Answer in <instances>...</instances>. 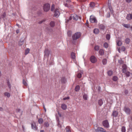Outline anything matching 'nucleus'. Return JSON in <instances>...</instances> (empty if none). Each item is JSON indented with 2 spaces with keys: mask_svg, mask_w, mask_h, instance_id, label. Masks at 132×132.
Returning <instances> with one entry per match:
<instances>
[{
  "mask_svg": "<svg viewBox=\"0 0 132 132\" xmlns=\"http://www.w3.org/2000/svg\"><path fill=\"white\" fill-rule=\"evenodd\" d=\"M81 34L80 32H77L75 33L72 36V38L73 40H76L79 38Z\"/></svg>",
  "mask_w": 132,
  "mask_h": 132,
  "instance_id": "nucleus-1",
  "label": "nucleus"
},
{
  "mask_svg": "<svg viewBox=\"0 0 132 132\" xmlns=\"http://www.w3.org/2000/svg\"><path fill=\"white\" fill-rule=\"evenodd\" d=\"M78 18V16L76 14H72L69 20L68 21L67 20V21L68 22L69 20H71L72 19L74 20L77 21Z\"/></svg>",
  "mask_w": 132,
  "mask_h": 132,
  "instance_id": "nucleus-2",
  "label": "nucleus"
},
{
  "mask_svg": "<svg viewBox=\"0 0 132 132\" xmlns=\"http://www.w3.org/2000/svg\"><path fill=\"white\" fill-rule=\"evenodd\" d=\"M61 10L60 9L56 8L54 11V16L56 17H58L60 15Z\"/></svg>",
  "mask_w": 132,
  "mask_h": 132,
  "instance_id": "nucleus-3",
  "label": "nucleus"
},
{
  "mask_svg": "<svg viewBox=\"0 0 132 132\" xmlns=\"http://www.w3.org/2000/svg\"><path fill=\"white\" fill-rule=\"evenodd\" d=\"M50 5L49 4H45L43 6V9L45 11H48L50 9Z\"/></svg>",
  "mask_w": 132,
  "mask_h": 132,
  "instance_id": "nucleus-4",
  "label": "nucleus"
},
{
  "mask_svg": "<svg viewBox=\"0 0 132 132\" xmlns=\"http://www.w3.org/2000/svg\"><path fill=\"white\" fill-rule=\"evenodd\" d=\"M90 21L92 23H96L97 22V20L95 17L93 15H91L90 18Z\"/></svg>",
  "mask_w": 132,
  "mask_h": 132,
  "instance_id": "nucleus-5",
  "label": "nucleus"
},
{
  "mask_svg": "<svg viewBox=\"0 0 132 132\" xmlns=\"http://www.w3.org/2000/svg\"><path fill=\"white\" fill-rule=\"evenodd\" d=\"M90 61L93 63H95L97 61L96 58L94 56H91L90 59Z\"/></svg>",
  "mask_w": 132,
  "mask_h": 132,
  "instance_id": "nucleus-6",
  "label": "nucleus"
},
{
  "mask_svg": "<svg viewBox=\"0 0 132 132\" xmlns=\"http://www.w3.org/2000/svg\"><path fill=\"white\" fill-rule=\"evenodd\" d=\"M124 111L128 114H129L131 112L130 109L128 107L125 106L124 108Z\"/></svg>",
  "mask_w": 132,
  "mask_h": 132,
  "instance_id": "nucleus-7",
  "label": "nucleus"
},
{
  "mask_svg": "<svg viewBox=\"0 0 132 132\" xmlns=\"http://www.w3.org/2000/svg\"><path fill=\"white\" fill-rule=\"evenodd\" d=\"M31 126L32 128L35 130H37V127L36 126V123L34 122L33 121L31 123Z\"/></svg>",
  "mask_w": 132,
  "mask_h": 132,
  "instance_id": "nucleus-8",
  "label": "nucleus"
},
{
  "mask_svg": "<svg viewBox=\"0 0 132 132\" xmlns=\"http://www.w3.org/2000/svg\"><path fill=\"white\" fill-rule=\"evenodd\" d=\"M103 126L106 127L108 128L109 126V122L107 120H105L103 121Z\"/></svg>",
  "mask_w": 132,
  "mask_h": 132,
  "instance_id": "nucleus-9",
  "label": "nucleus"
},
{
  "mask_svg": "<svg viewBox=\"0 0 132 132\" xmlns=\"http://www.w3.org/2000/svg\"><path fill=\"white\" fill-rule=\"evenodd\" d=\"M126 18L128 20H130L131 19H132V14H127L126 16Z\"/></svg>",
  "mask_w": 132,
  "mask_h": 132,
  "instance_id": "nucleus-10",
  "label": "nucleus"
},
{
  "mask_svg": "<svg viewBox=\"0 0 132 132\" xmlns=\"http://www.w3.org/2000/svg\"><path fill=\"white\" fill-rule=\"evenodd\" d=\"M45 55L48 57L50 53V51L47 49L45 50Z\"/></svg>",
  "mask_w": 132,
  "mask_h": 132,
  "instance_id": "nucleus-11",
  "label": "nucleus"
},
{
  "mask_svg": "<svg viewBox=\"0 0 132 132\" xmlns=\"http://www.w3.org/2000/svg\"><path fill=\"white\" fill-rule=\"evenodd\" d=\"M99 32V29L97 28L94 29L93 30L94 33L95 34H98Z\"/></svg>",
  "mask_w": 132,
  "mask_h": 132,
  "instance_id": "nucleus-12",
  "label": "nucleus"
},
{
  "mask_svg": "<svg viewBox=\"0 0 132 132\" xmlns=\"http://www.w3.org/2000/svg\"><path fill=\"white\" fill-rule=\"evenodd\" d=\"M61 108L64 110H65L67 108L66 105L65 104H62L61 105Z\"/></svg>",
  "mask_w": 132,
  "mask_h": 132,
  "instance_id": "nucleus-13",
  "label": "nucleus"
},
{
  "mask_svg": "<svg viewBox=\"0 0 132 132\" xmlns=\"http://www.w3.org/2000/svg\"><path fill=\"white\" fill-rule=\"evenodd\" d=\"M118 112L116 111H114L113 112L112 115L114 117H116L118 115Z\"/></svg>",
  "mask_w": 132,
  "mask_h": 132,
  "instance_id": "nucleus-14",
  "label": "nucleus"
},
{
  "mask_svg": "<svg viewBox=\"0 0 132 132\" xmlns=\"http://www.w3.org/2000/svg\"><path fill=\"white\" fill-rule=\"evenodd\" d=\"M122 25L124 27L127 28H129L130 27V25L129 24H126L124 23H123L122 24Z\"/></svg>",
  "mask_w": 132,
  "mask_h": 132,
  "instance_id": "nucleus-15",
  "label": "nucleus"
},
{
  "mask_svg": "<svg viewBox=\"0 0 132 132\" xmlns=\"http://www.w3.org/2000/svg\"><path fill=\"white\" fill-rule=\"evenodd\" d=\"M122 68H123V69L122 70V72L123 73L125 72V70L126 69V65L124 64H123L122 65Z\"/></svg>",
  "mask_w": 132,
  "mask_h": 132,
  "instance_id": "nucleus-16",
  "label": "nucleus"
},
{
  "mask_svg": "<svg viewBox=\"0 0 132 132\" xmlns=\"http://www.w3.org/2000/svg\"><path fill=\"white\" fill-rule=\"evenodd\" d=\"M98 130L100 132H104L105 131L104 129L101 127L98 128Z\"/></svg>",
  "mask_w": 132,
  "mask_h": 132,
  "instance_id": "nucleus-17",
  "label": "nucleus"
},
{
  "mask_svg": "<svg viewBox=\"0 0 132 132\" xmlns=\"http://www.w3.org/2000/svg\"><path fill=\"white\" fill-rule=\"evenodd\" d=\"M105 28L104 26L102 24H101L99 26V28L100 29L103 30Z\"/></svg>",
  "mask_w": 132,
  "mask_h": 132,
  "instance_id": "nucleus-18",
  "label": "nucleus"
},
{
  "mask_svg": "<svg viewBox=\"0 0 132 132\" xmlns=\"http://www.w3.org/2000/svg\"><path fill=\"white\" fill-rule=\"evenodd\" d=\"M71 57L73 59H75V54L73 52H72L71 53Z\"/></svg>",
  "mask_w": 132,
  "mask_h": 132,
  "instance_id": "nucleus-19",
  "label": "nucleus"
},
{
  "mask_svg": "<svg viewBox=\"0 0 132 132\" xmlns=\"http://www.w3.org/2000/svg\"><path fill=\"white\" fill-rule=\"evenodd\" d=\"M43 122V120L42 119L40 118L38 119V122L39 124L42 123Z\"/></svg>",
  "mask_w": 132,
  "mask_h": 132,
  "instance_id": "nucleus-20",
  "label": "nucleus"
},
{
  "mask_svg": "<svg viewBox=\"0 0 132 132\" xmlns=\"http://www.w3.org/2000/svg\"><path fill=\"white\" fill-rule=\"evenodd\" d=\"M117 44L118 46H120L121 45L122 43L120 40H118L117 41Z\"/></svg>",
  "mask_w": 132,
  "mask_h": 132,
  "instance_id": "nucleus-21",
  "label": "nucleus"
},
{
  "mask_svg": "<svg viewBox=\"0 0 132 132\" xmlns=\"http://www.w3.org/2000/svg\"><path fill=\"white\" fill-rule=\"evenodd\" d=\"M99 53L100 55H103L104 53V50L102 49H101L99 51Z\"/></svg>",
  "mask_w": 132,
  "mask_h": 132,
  "instance_id": "nucleus-22",
  "label": "nucleus"
},
{
  "mask_svg": "<svg viewBox=\"0 0 132 132\" xmlns=\"http://www.w3.org/2000/svg\"><path fill=\"white\" fill-rule=\"evenodd\" d=\"M4 95L5 96H6L8 97H9L10 96V93L7 92H5L4 93Z\"/></svg>",
  "mask_w": 132,
  "mask_h": 132,
  "instance_id": "nucleus-23",
  "label": "nucleus"
},
{
  "mask_svg": "<svg viewBox=\"0 0 132 132\" xmlns=\"http://www.w3.org/2000/svg\"><path fill=\"white\" fill-rule=\"evenodd\" d=\"M66 129L67 132H71L70 127L69 126H67L66 128Z\"/></svg>",
  "mask_w": 132,
  "mask_h": 132,
  "instance_id": "nucleus-24",
  "label": "nucleus"
},
{
  "mask_svg": "<svg viewBox=\"0 0 132 132\" xmlns=\"http://www.w3.org/2000/svg\"><path fill=\"white\" fill-rule=\"evenodd\" d=\"M66 2L67 3L65 4V6L68 7V4L71 2V1L70 0H67Z\"/></svg>",
  "mask_w": 132,
  "mask_h": 132,
  "instance_id": "nucleus-25",
  "label": "nucleus"
},
{
  "mask_svg": "<svg viewBox=\"0 0 132 132\" xmlns=\"http://www.w3.org/2000/svg\"><path fill=\"white\" fill-rule=\"evenodd\" d=\"M98 103L101 106L103 103V102L102 100H100L98 101Z\"/></svg>",
  "mask_w": 132,
  "mask_h": 132,
  "instance_id": "nucleus-26",
  "label": "nucleus"
},
{
  "mask_svg": "<svg viewBox=\"0 0 132 132\" xmlns=\"http://www.w3.org/2000/svg\"><path fill=\"white\" fill-rule=\"evenodd\" d=\"M50 25L51 27H53L55 25L54 22L53 21H52L50 23Z\"/></svg>",
  "mask_w": 132,
  "mask_h": 132,
  "instance_id": "nucleus-27",
  "label": "nucleus"
},
{
  "mask_svg": "<svg viewBox=\"0 0 132 132\" xmlns=\"http://www.w3.org/2000/svg\"><path fill=\"white\" fill-rule=\"evenodd\" d=\"M82 73V72H80V73H78L77 75V77L78 78H80L81 76V73Z\"/></svg>",
  "mask_w": 132,
  "mask_h": 132,
  "instance_id": "nucleus-28",
  "label": "nucleus"
},
{
  "mask_svg": "<svg viewBox=\"0 0 132 132\" xmlns=\"http://www.w3.org/2000/svg\"><path fill=\"white\" fill-rule=\"evenodd\" d=\"M107 60L106 59H104L102 61L103 64L104 65L106 64L107 63Z\"/></svg>",
  "mask_w": 132,
  "mask_h": 132,
  "instance_id": "nucleus-29",
  "label": "nucleus"
},
{
  "mask_svg": "<svg viewBox=\"0 0 132 132\" xmlns=\"http://www.w3.org/2000/svg\"><path fill=\"white\" fill-rule=\"evenodd\" d=\"M80 89V87L78 85H77L76 86L75 88V90L76 91H78Z\"/></svg>",
  "mask_w": 132,
  "mask_h": 132,
  "instance_id": "nucleus-30",
  "label": "nucleus"
},
{
  "mask_svg": "<svg viewBox=\"0 0 132 132\" xmlns=\"http://www.w3.org/2000/svg\"><path fill=\"white\" fill-rule=\"evenodd\" d=\"M83 98L85 100H86L87 99V96L86 94H84L83 96Z\"/></svg>",
  "mask_w": 132,
  "mask_h": 132,
  "instance_id": "nucleus-31",
  "label": "nucleus"
},
{
  "mask_svg": "<svg viewBox=\"0 0 132 132\" xmlns=\"http://www.w3.org/2000/svg\"><path fill=\"white\" fill-rule=\"evenodd\" d=\"M90 6L91 7H93L95 6V4L94 2H91L90 4Z\"/></svg>",
  "mask_w": 132,
  "mask_h": 132,
  "instance_id": "nucleus-32",
  "label": "nucleus"
},
{
  "mask_svg": "<svg viewBox=\"0 0 132 132\" xmlns=\"http://www.w3.org/2000/svg\"><path fill=\"white\" fill-rule=\"evenodd\" d=\"M118 77L116 76H114L113 78V81H116L118 80Z\"/></svg>",
  "mask_w": 132,
  "mask_h": 132,
  "instance_id": "nucleus-33",
  "label": "nucleus"
},
{
  "mask_svg": "<svg viewBox=\"0 0 132 132\" xmlns=\"http://www.w3.org/2000/svg\"><path fill=\"white\" fill-rule=\"evenodd\" d=\"M130 41V39L128 38H126V39L125 40V43L127 44H128L129 43Z\"/></svg>",
  "mask_w": 132,
  "mask_h": 132,
  "instance_id": "nucleus-34",
  "label": "nucleus"
},
{
  "mask_svg": "<svg viewBox=\"0 0 132 132\" xmlns=\"http://www.w3.org/2000/svg\"><path fill=\"white\" fill-rule=\"evenodd\" d=\"M108 73L109 76H111L112 74V72L111 71L109 70L108 72Z\"/></svg>",
  "mask_w": 132,
  "mask_h": 132,
  "instance_id": "nucleus-35",
  "label": "nucleus"
},
{
  "mask_svg": "<svg viewBox=\"0 0 132 132\" xmlns=\"http://www.w3.org/2000/svg\"><path fill=\"white\" fill-rule=\"evenodd\" d=\"M29 51L30 50L29 48H27V49L26 50H25V54L26 55L29 52Z\"/></svg>",
  "mask_w": 132,
  "mask_h": 132,
  "instance_id": "nucleus-36",
  "label": "nucleus"
},
{
  "mask_svg": "<svg viewBox=\"0 0 132 132\" xmlns=\"http://www.w3.org/2000/svg\"><path fill=\"white\" fill-rule=\"evenodd\" d=\"M103 46L105 48H107L108 47V44L106 43H105L104 44Z\"/></svg>",
  "mask_w": 132,
  "mask_h": 132,
  "instance_id": "nucleus-37",
  "label": "nucleus"
},
{
  "mask_svg": "<svg viewBox=\"0 0 132 132\" xmlns=\"http://www.w3.org/2000/svg\"><path fill=\"white\" fill-rule=\"evenodd\" d=\"M121 131L122 132H125L126 129L125 127H122L121 128Z\"/></svg>",
  "mask_w": 132,
  "mask_h": 132,
  "instance_id": "nucleus-38",
  "label": "nucleus"
},
{
  "mask_svg": "<svg viewBox=\"0 0 132 132\" xmlns=\"http://www.w3.org/2000/svg\"><path fill=\"white\" fill-rule=\"evenodd\" d=\"M95 50L96 51H98L99 49V47L98 46H96L94 47Z\"/></svg>",
  "mask_w": 132,
  "mask_h": 132,
  "instance_id": "nucleus-39",
  "label": "nucleus"
},
{
  "mask_svg": "<svg viewBox=\"0 0 132 132\" xmlns=\"http://www.w3.org/2000/svg\"><path fill=\"white\" fill-rule=\"evenodd\" d=\"M23 84L25 86H27V84L26 82L24 80H23Z\"/></svg>",
  "mask_w": 132,
  "mask_h": 132,
  "instance_id": "nucleus-40",
  "label": "nucleus"
},
{
  "mask_svg": "<svg viewBox=\"0 0 132 132\" xmlns=\"http://www.w3.org/2000/svg\"><path fill=\"white\" fill-rule=\"evenodd\" d=\"M24 42L23 40H22V41H19V45H20L21 46L22 44H23L24 43Z\"/></svg>",
  "mask_w": 132,
  "mask_h": 132,
  "instance_id": "nucleus-41",
  "label": "nucleus"
},
{
  "mask_svg": "<svg viewBox=\"0 0 132 132\" xmlns=\"http://www.w3.org/2000/svg\"><path fill=\"white\" fill-rule=\"evenodd\" d=\"M55 8V5H53L52 6L51 8V11H53L54 10Z\"/></svg>",
  "mask_w": 132,
  "mask_h": 132,
  "instance_id": "nucleus-42",
  "label": "nucleus"
},
{
  "mask_svg": "<svg viewBox=\"0 0 132 132\" xmlns=\"http://www.w3.org/2000/svg\"><path fill=\"white\" fill-rule=\"evenodd\" d=\"M106 38L108 40H109L110 38V35L109 34H107L106 36Z\"/></svg>",
  "mask_w": 132,
  "mask_h": 132,
  "instance_id": "nucleus-43",
  "label": "nucleus"
},
{
  "mask_svg": "<svg viewBox=\"0 0 132 132\" xmlns=\"http://www.w3.org/2000/svg\"><path fill=\"white\" fill-rule=\"evenodd\" d=\"M126 75L127 76L129 77L130 75V73L128 71L126 73Z\"/></svg>",
  "mask_w": 132,
  "mask_h": 132,
  "instance_id": "nucleus-44",
  "label": "nucleus"
},
{
  "mask_svg": "<svg viewBox=\"0 0 132 132\" xmlns=\"http://www.w3.org/2000/svg\"><path fill=\"white\" fill-rule=\"evenodd\" d=\"M44 125L45 126L48 127L49 126V124L48 122H45L44 123Z\"/></svg>",
  "mask_w": 132,
  "mask_h": 132,
  "instance_id": "nucleus-45",
  "label": "nucleus"
},
{
  "mask_svg": "<svg viewBox=\"0 0 132 132\" xmlns=\"http://www.w3.org/2000/svg\"><path fill=\"white\" fill-rule=\"evenodd\" d=\"M108 7L110 10V11H111L112 10V8L111 7V5L110 4H108Z\"/></svg>",
  "mask_w": 132,
  "mask_h": 132,
  "instance_id": "nucleus-46",
  "label": "nucleus"
},
{
  "mask_svg": "<svg viewBox=\"0 0 132 132\" xmlns=\"http://www.w3.org/2000/svg\"><path fill=\"white\" fill-rule=\"evenodd\" d=\"M7 85L9 87V88H11V85L9 81H8L7 83Z\"/></svg>",
  "mask_w": 132,
  "mask_h": 132,
  "instance_id": "nucleus-47",
  "label": "nucleus"
},
{
  "mask_svg": "<svg viewBox=\"0 0 132 132\" xmlns=\"http://www.w3.org/2000/svg\"><path fill=\"white\" fill-rule=\"evenodd\" d=\"M69 97H65V98H63V100H66L68 99H69Z\"/></svg>",
  "mask_w": 132,
  "mask_h": 132,
  "instance_id": "nucleus-48",
  "label": "nucleus"
},
{
  "mask_svg": "<svg viewBox=\"0 0 132 132\" xmlns=\"http://www.w3.org/2000/svg\"><path fill=\"white\" fill-rule=\"evenodd\" d=\"M121 49L122 51H125V47L123 46L122 47Z\"/></svg>",
  "mask_w": 132,
  "mask_h": 132,
  "instance_id": "nucleus-49",
  "label": "nucleus"
},
{
  "mask_svg": "<svg viewBox=\"0 0 132 132\" xmlns=\"http://www.w3.org/2000/svg\"><path fill=\"white\" fill-rule=\"evenodd\" d=\"M124 93L125 94H127L128 93V91L126 90H125V92H124Z\"/></svg>",
  "mask_w": 132,
  "mask_h": 132,
  "instance_id": "nucleus-50",
  "label": "nucleus"
},
{
  "mask_svg": "<svg viewBox=\"0 0 132 132\" xmlns=\"http://www.w3.org/2000/svg\"><path fill=\"white\" fill-rule=\"evenodd\" d=\"M132 0H126V1L128 3H130L131 1Z\"/></svg>",
  "mask_w": 132,
  "mask_h": 132,
  "instance_id": "nucleus-51",
  "label": "nucleus"
},
{
  "mask_svg": "<svg viewBox=\"0 0 132 132\" xmlns=\"http://www.w3.org/2000/svg\"><path fill=\"white\" fill-rule=\"evenodd\" d=\"M5 16V13H4L3 15V18H4Z\"/></svg>",
  "mask_w": 132,
  "mask_h": 132,
  "instance_id": "nucleus-52",
  "label": "nucleus"
},
{
  "mask_svg": "<svg viewBox=\"0 0 132 132\" xmlns=\"http://www.w3.org/2000/svg\"><path fill=\"white\" fill-rule=\"evenodd\" d=\"M79 1L81 2H84L86 1V0H78Z\"/></svg>",
  "mask_w": 132,
  "mask_h": 132,
  "instance_id": "nucleus-53",
  "label": "nucleus"
},
{
  "mask_svg": "<svg viewBox=\"0 0 132 132\" xmlns=\"http://www.w3.org/2000/svg\"><path fill=\"white\" fill-rule=\"evenodd\" d=\"M19 32V30H16V32L17 34H18Z\"/></svg>",
  "mask_w": 132,
  "mask_h": 132,
  "instance_id": "nucleus-54",
  "label": "nucleus"
},
{
  "mask_svg": "<svg viewBox=\"0 0 132 132\" xmlns=\"http://www.w3.org/2000/svg\"><path fill=\"white\" fill-rule=\"evenodd\" d=\"M44 110H45V111H46V109L45 108V107H44Z\"/></svg>",
  "mask_w": 132,
  "mask_h": 132,
  "instance_id": "nucleus-55",
  "label": "nucleus"
},
{
  "mask_svg": "<svg viewBox=\"0 0 132 132\" xmlns=\"http://www.w3.org/2000/svg\"><path fill=\"white\" fill-rule=\"evenodd\" d=\"M40 132H44V130H41L40 131Z\"/></svg>",
  "mask_w": 132,
  "mask_h": 132,
  "instance_id": "nucleus-56",
  "label": "nucleus"
},
{
  "mask_svg": "<svg viewBox=\"0 0 132 132\" xmlns=\"http://www.w3.org/2000/svg\"><path fill=\"white\" fill-rule=\"evenodd\" d=\"M43 22V21H41V22H40V23H42Z\"/></svg>",
  "mask_w": 132,
  "mask_h": 132,
  "instance_id": "nucleus-57",
  "label": "nucleus"
},
{
  "mask_svg": "<svg viewBox=\"0 0 132 132\" xmlns=\"http://www.w3.org/2000/svg\"><path fill=\"white\" fill-rule=\"evenodd\" d=\"M58 126L59 127H60V126H59V124H58Z\"/></svg>",
  "mask_w": 132,
  "mask_h": 132,
  "instance_id": "nucleus-58",
  "label": "nucleus"
}]
</instances>
